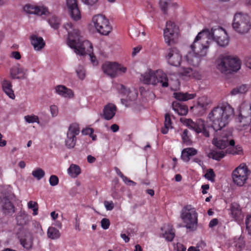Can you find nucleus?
<instances>
[{
  "instance_id": "obj_1",
  "label": "nucleus",
  "mask_w": 251,
  "mask_h": 251,
  "mask_svg": "<svg viewBox=\"0 0 251 251\" xmlns=\"http://www.w3.org/2000/svg\"><path fill=\"white\" fill-rule=\"evenodd\" d=\"M64 26L68 32L67 43L70 47L74 49V51L77 54L84 55L88 54L93 64L97 65L98 63L96 57L93 55L92 44L87 40L83 41L79 31L74 28L71 23H67Z\"/></svg>"
},
{
  "instance_id": "obj_2",
  "label": "nucleus",
  "mask_w": 251,
  "mask_h": 251,
  "mask_svg": "<svg viewBox=\"0 0 251 251\" xmlns=\"http://www.w3.org/2000/svg\"><path fill=\"white\" fill-rule=\"evenodd\" d=\"M234 114V108L227 102H224L214 107L209 113L208 118L212 122V127L217 131L226 126Z\"/></svg>"
},
{
  "instance_id": "obj_3",
  "label": "nucleus",
  "mask_w": 251,
  "mask_h": 251,
  "mask_svg": "<svg viewBox=\"0 0 251 251\" xmlns=\"http://www.w3.org/2000/svg\"><path fill=\"white\" fill-rule=\"evenodd\" d=\"M206 35L199 33L193 44L190 46L192 51L186 55L187 63L194 66H198L201 60L206 56L207 53L208 45L205 43Z\"/></svg>"
},
{
  "instance_id": "obj_4",
  "label": "nucleus",
  "mask_w": 251,
  "mask_h": 251,
  "mask_svg": "<svg viewBox=\"0 0 251 251\" xmlns=\"http://www.w3.org/2000/svg\"><path fill=\"white\" fill-rule=\"evenodd\" d=\"M140 79L145 84L161 86L162 87H167L169 85L166 74L160 70L155 72L149 70L141 75Z\"/></svg>"
},
{
  "instance_id": "obj_5",
  "label": "nucleus",
  "mask_w": 251,
  "mask_h": 251,
  "mask_svg": "<svg viewBox=\"0 0 251 251\" xmlns=\"http://www.w3.org/2000/svg\"><path fill=\"white\" fill-rule=\"evenodd\" d=\"M180 218L185 224V227L190 231L196 229L198 224V214L191 205L184 206L180 212Z\"/></svg>"
},
{
  "instance_id": "obj_6",
  "label": "nucleus",
  "mask_w": 251,
  "mask_h": 251,
  "mask_svg": "<svg viewBox=\"0 0 251 251\" xmlns=\"http://www.w3.org/2000/svg\"><path fill=\"white\" fill-rule=\"evenodd\" d=\"M232 25L234 30L239 34H246L251 29V18L247 14L237 12L234 15Z\"/></svg>"
},
{
  "instance_id": "obj_7",
  "label": "nucleus",
  "mask_w": 251,
  "mask_h": 251,
  "mask_svg": "<svg viewBox=\"0 0 251 251\" xmlns=\"http://www.w3.org/2000/svg\"><path fill=\"white\" fill-rule=\"evenodd\" d=\"M241 63L237 57L231 56L221 57L218 63V69L226 74L237 72L240 69Z\"/></svg>"
},
{
  "instance_id": "obj_8",
  "label": "nucleus",
  "mask_w": 251,
  "mask_h": 251,
  "mask_svg": "<svg viewBox=\"0 0 251 251\" xmlns=\"http://www.w3.org/2000/svg\"><path fill=\"white\" fill-rule=\"evenodd\" d=\"M93 22L97 31L100 34L107 35L112 29L108 19L102 14L94 16Z\"/></svg>"
},
{
  "instance_id": "obj_9",
  "label": "nucleus",
  "mask_w": 251,
  "mask_h": 251,
  "mask_svg": "<svg viewBox=\"0 0 251 251\" xmlns=\"http://www.w3.org/2000/svg\"><path fill=\"white\" fill-rule=\"evenodd\" d=\"M180 121L197 133L202 132L204 136L209 137V134L208 128H209V126L206 125L204 120L199 119L195 123L190 119L181 118Z\"/></svg>"
},
{
  "instance_id": "obj_10",
  "label": "nucleus",
  "mask_w": 251,
  "mask_h": 251,
  "mask_svg": "<svg viewBox=\"0 0 251 251\" xmlns=\"http://www.w3.org/2000/svg\"><path fill=\"white\" fill-rule=\"evenodd\" d=\"M101 68L103 73L111 78L122 75L126 71V67L115 62H106L102 65Z\"/></svg>"
},
{
  "instance_id": "obj_11",
  "label": "nucleus",
  "mask_w": 251,
  "mask_h": 251,
  "mask_svg": "<svg viewBox=\"0 0 251 251\" xmlns=\"http://www.w3.org/2000/svg\"><path fill=\"white\" fill-rule=\"evenodd\" d=\"M248 168L245 164H241L232 172V179L235 184L241 186L248 178Z\"/></svg>"
},
{
  "instance_id": "obj_12",
  "label": "nucleus",
  "mask_w": 251,
  "mask_h": 251,
  "mask_svg": "<svg viewBox=\"0 0 251 251\" xmlns=\"http://www.w3.org/2000/svg\"><path fill=\"white\" fill-rule=\"evenodd\" d=\"M13 194L5 193L0 197V209L5 214L14 212V206L11 202Z\"/></svg>"
},
{
  "instance_id": "obj_13",
  "label": "nucleus",
  "mask_w": 251,
  "mask_h": 251,
  "mask_svg": "<svg viewBox=\"0 0 251 251\" xmlns=\"http://www.w3.org/2000/svg\"><path fill=\"white\" fill-rule=\"evenodd\" d=\"M166 28L164 30V36L165 42L169 45L175 43L177 36V27L174 23L168 21L166 23Z\"/></svg>"
},
{
  "instance_id": "obj_14",
  "label": "nucleus",
  "mask_w": 251,
  "mask_h": 251,
  "mask_svg": "<svg viewBox=\"0 0 251 251\" xmlns=\"http://www.w3.org/2000/svg\"><path fill=\"white\" fill-rule=\"evenodd\" d=\"M226 31L221 27L218 26L215 28H212L210 31L208 29H204L199 33H202L203 34L206 35L205 38V42L207 43L208 48L209 47L210 40H212L215 42L220 38V37L222 35H224V34Z\"/></svg>"
},
{
  "instance_id": "obj_15",
  "label": "nucleus",
  "mask_w": 251,
  "mask_h": 251,
  "mask_svg": "<svg viewBox=\"0 0 251 251\" xmlns=\"http://www.w3.org/2000/svg\"><path fill=\"white\" fill-rule=\"evenodd\" d=\"M79 133L78 125L76 124L71 125L67 133V139L65 140L66 146L69 149L73 148L76 143V135Z\"/></svg>"
},
{
  "instance_id": "obj_16",
  "label": "nucleus",
  "mask_w": 251,
  "mask_h": 251,
  "mask_svg": "<svg viewBox=\"0 0 251 251\" xmlns=\"http://www.w3.org/2000/svg\"><path fill=\"white\" fill-rule=\"evenodd\" d=\"M27 71V69L21 67L19 64H17L10 69V77L12 79H25L26 78Z\"/></svg>"
},
{
  "instance_id": "obj_17",
  "label": "nucleus",
  "mask_w": 251,
  "mask_h": 251,
  "mask_svg": "<svg viewBox=\"0 0 251 251\" xmlns=\"http://www.w3.org/2000/svg\"><path fill=\"white\" fill-rule=\"evenodd\" d=\"M167 59L170 65L178 66L181 61V55L176 48H173L170 49Z\"/></svg>"
},
{
  "instance_id": "obj_18",
  "label": "nucleus",
  "mask_w": 251,
  "mask_h": 251,
  "mask_svg": "<svg viewBox=\"0 0 251 251\" xmlns=\"http://www.w3.org/2000/svg\"><path fill=\"white\" fill-rule=\"evenodd\" d=\"M67 5L71 18L75 21L79 20L81 15L78 8L77 0H67Z\"/></svg>"
},
{
  "instance_id": "obj_19",
  "label": "nucleus",
  "mask_w": 251,
  "mask_h": 251,
  "mask_svg": "<svg viewBox=\"0 0 251 251\" xmlns=\"http://www.w3.org/2000/svg\"><path fill=\"white\" fill-rule=\"evenodd\" d=\"M212 143L218 149L223 150L230 145L234 146L235 142L233 139H230L226 136H223L222 138H214L213 139Z\"/></svg>"
},
{
  "instance_id": "obj_20",
  "label": "nucleus",
  "mask_w": 251,
  "mask_h": 251,
  "mask_svg": "<svg viewBox=\"0 0 251 251\" xmlns=\"http://www.w3.org/2000/svg\"><path fill=\"white\" fill-rule=\"evenodd\" d=\"M20 244L26 250L30 249L33 245V236L28 231L23 232L19 237Z\"/></svg>"
},
{
  "instance_id": "obj_21",
  "label": "nucleus",
  "mask_w": 251,
  "mask_h": 251,
  "mask_svg": "<svg viewBox=\"0 0 251 251\" xmlns=\"http://www.w3.org/2000/svg\"><path fill=\"white\" fill-rule=\"evenodd\" d=\"M24 11L30 14H35L39 16L47 15L48 13L46 8L43 6H36L31 4H26L24 7Z\"/></svg>"
},
{
  "instance_id": "obj_22",
  "label": "nucleus",
  "mask_w": 251,
  "mask_h": 251,
  "mask_svg": "<svg viewBox=\"0 0 251 251\" xmlns=\"http://www.w3.org/2000/svg\"><path fill=\"white\" fill-rule=\"evenodd\" d=\"M117 111V108L115 105L109 103L104 106L103 109V113L100 114L102 118L106 120L112 119L115 116Z\"/></svg>"
},
{
  "instance_id": "obj_23",
  "label": "nucleus",
  "mask_w": 251,
  "mask_h": 251,
  "mask_svg": "<svg viewBox=\"0 0 251 251\" xmlns=\"http://www.w3.org/2000/svg\"><path fill=\"white\" fill-rule=\"evenodd\" d=\"M30 39L31 44L33 46L35 50L39 51L44 48L45 42L42 37L32 35L30 36Z\"/></svg>"
},
{
  "instance_id": "obj_24",
  "label": "nucleus",
  "mask_w": 251,
  "mask_h": 251,
  "mask_svg": "<svg viewBox=\"0 0 251 251\" xmlns=\"http://www.w3.org/2000/svg\"><path fill=\"white\" fill-rule=\"evenodd\" d=\"M2 88L5 94L11 99H14L15 96L12 89L11 82L6 79H4L2 82Z\"/></svg>"
},
{
  "instance_id": "obj_25",
  "label": "nucleus",
  "mask_w": 251,
  "mask_h": 251,
  "mask_svg": "<svg viewBox=\"0 0 251 251\" xmlns=\"http://www.w3.org/2000/svg\"><path fill=\"white\" fill-rule=\"evenodd\" d=\"M231 213L236 221H240L243 219V216L242 214L240 206L238 204L236 203L231 204Z\"/></svg>"
},
{
  "instance_id": "obj_26",
  "label": "nucleus",
  "mask_w": 251,
  "mask_h": 251,
  "mask_svg": "<svg viewBox=\"0 0 251 251\" xmlns=\"http://www.w3.org/2000/svg\"><path fill=\"white\" fill-rule=\"evenodd\" d=\"M29 216L24 211H20L18 213L16 217L17 225L24 226L26 225L29 221Z\"/></svg>"
},
{
  "instance_id": "obj_27",
  "label": "nucleus",
  "mask_w": 251,
  "mask_h": 251,
  "mask_svg": "<svg viewBox=\"0 0 251 251\" xmlns=\"http://www.w3.org/2000/svg\"><path fill=\"white\" fill-rule=\"evenodd\" d=\"M251 117V105H243L241 107L240 113L239 115V120L240 123L242 120L247 119Z\"/></svg>"
},
{
  "instance_id": "obj_28",
  "label": "nucleus",
  "mask_w": 251,
  "mask_h": 251,
  "mask_svg": "<svg viewBox=\"0 0 251 251\" xmlns=\"http://www.w3.org/2000/svg\"><path fill=\"white\" fill-rule=\"evenodd\" d=\"M172 106L173 109L179 115H185L188 113V107L179 102L174 101Z\"/></svg>"
},
{
  "instance_id": "obj_29",
  "label": "nucleus",
  "mask_w": 251,
  "mask_h": 251,
  "mask_svg": "<svg viewBox=\"0 0 251 251\" xmlns=\"http://www.w3.org/2000/svg\"><path fill=\"white\" fill-rule=\"evenodd\" d=\"M55 91L58 94L65 98H72L73 96L72 91L63 85L57 86L55 87Z\"/></svg>"
},
{
  "instance_id": "obj_30",
  "label": "nucleus",
  "mask_w": 251,
  "mask_h": 251,
  "mask_svg": "<svg viewBox=\"0 0 251 251\" xmlns=\"http://www.w3.org/2000/svg\"><path fill=\"white\" fill-rule=\"evenodd\" d=\"M197 153V151L195 149L188 148L182 150L181 157L183 161L188 162L190 157L196 155Z\"/></svg>"
},
{
  "instance_id": "obj_31",
  "label": "nucleus",
  "mask_w": 251,
  "mask_h": 251,
  "mask_svg": "<svg viewBox=\"0 0 251 251\" xmlns=\"http://www.w3.org/2000/svg\"><path fill=\"white\" fill-rule=\"evenodd\" d=\"M174 97L179 101H186L193 99L196 97L195 94H189L188 93L176 92L174 93Z\"/></svg>"
},
{
  "instance_id": "obj_32",
  "label": "nucleus",
  "mask_w": 251,
  "mask_h": 251,
  "mask_svg": "<svg viewBox=\"0 0 251 251\" xmlns=\"http://www.w3.org/2000/svg\"><path fill=\"white\" fill-rule=\"evenodd\" d=\"M249 89V85L242 84L233 88L230 92L231 95L235 96L238 94H244L246 93Z\"/></svg>"
},
{
  "instance_id": "obj_33",
  "label": "nucleus",
  "mask_w": 251,
  "mask_h": 251,
  "mask_svg": "<svg viewBox=\"0 0 251 251\" xmlns=\"http://www.w3.org/2000/svg\"><path fill=\"white\" fill-rule=\"evenodd\" d=\"M226 153V151H212L208 154L207 156L209 158H211L213 159L219 161L223 158Z\"/></svg>"
},
{
  "instance_id": "obj_34",
  "label": "nucleus",
  "mask_w": 251,
  "mask_h": 251,
  "mask_svg": "<svg viewBox=\"0 0 251 251\" xmlns=\"http://www.w3.org/2000/svg\"><path fill=\"white\" fill-rule=\"evenodd\" d=\"M69 174L73 177H76L81 173L80 167L76 165L72 164L68 169Z\"/></svg>"
},
{
  "instance_id": "obj_35",
  "label": "nucleus",
  "mask_w": 251,
  "mask_h": 251,
  "mask_svg": "<svg viewBox=\"0 0 251 251\" xmlns=\"http://www.w3.org/2000/svg\"><path fill=\"white\" fill-rule=\"evenodd\" d=\"M172 122L169 114L167 113L165 116L164 127L161 129V132L163 134H166L168 132L169 128H172L171 126Z\"/></svg>"
},
{
  "instance_id": "obj_36",
  "label": "nucleus",
  "mask_w": 251,
  "mask_h": 251,
  "mask_svg": "<svg viewBox=\"0 0 251 251\" xmlns=\"http://www.w3.org/2000/svg\"><path fill=\"white\" fill-rule=\"evenodd\" d=\"M48 237L51 239L58 238L60 236V233L58 229L54 227H50L47 232Z\"/></svg>"
},
{
  "instance_id": "obj_37",
  "label": "nucleus",
  "mask_w": 251,
  "mask_h": 251,
  "mask_svg": "<svg viewBox=\"0 0 251 251\" xmlns=\"http://www.w3.org/2000/svg\"><path fill=\"white\" fill-rule=\"evenodd\" d=\"M210 102V100L206 96H202L199 99L197 106L203 109H206Z\"/></svg>"
},
{
  "instance_id": "obj_38",
  "label": "nucleus",
  "mask_w": 251,
  "mask_h": 251,
  "mask_svg": "<svg viewBox=\"0 0 251 251\" xmlns=\"http://www.w3.org/2000/svg\"><path fill=\"white\" fill-rule=\"evenodd\" d=\"M224 35L216 41L219 46L222 47H226L229 43V39L226 32L225 33Z\"/></svg>"
},
{
  "instance_id": "obj_39",
  "label": "nucleus",
  "mask_w": 251,
  "mask_h": 251,
  "mask_svg": "<svg viewBox=\"0 0 251 251\" xmlns=\"http://www.w3.org/2000/svg\"><path fill=\"white\" fill-rule=\"evenodd\" d=\"M226 152L227 153L232 154H241L243 153V151L242 147L239 146H236L235 147L232 148H228L226 150Z\"/></svg>"
},
{
  "instance_id": "obj_40",
  "label": "nucleus",
  "mask_w": 251,
  "mask_h": 251,
  "mask_svg": "<svg viewBox=\"0 0 251 251\" xmlns=\"http://www.w3.org/2000/svg\"><path fill=\"white\" fill-rule=\"evenodd\" d=\"M171 2V0H160V7L161 10L164 12V13H167L168 10V7L170 4Z\"/></svg>"
},
{
  "instance_id": "obj_41",
  "label": "nucleus",
  "mask_w": 251,
  "mask_h": 251,
  "mask_svg": "<svg viewBox=\"0 0 251 251\" xmlns=\"http://www.w3.org/2000/svg\"><path fill=\"white\" fill-rule=\"evenodd\" d=\"M32 175L37 179L40 180L44 176L45 173L42 169L37 168L32 171Z\"/></svg>"
},
{
  "instance_id": "obj_42",
  "label": "nucleus",
  "mask_w": 251,
  "mask_h": 251,
  "mask_svg": "<svg viewBox=\"0 0 251 251\" xmlns=\"http://www.w3.org/2000/svg\"><path fill=\"white\" fill-rule=\"evenodd\" d=\"M179 73L182 76L190 77L193 75V71L191 68L183 67L181 68Z\"/></svg>"
},
{
  "instance_id": "obj_43",
  "label": "nucleus",
  "mask_w": 251,
  "mask_h": 251,
  "mask_svg": "<svg viewBox=\"0 0 251 251\" xmlns=\"http://www.w3.org/2000/svg\"><path fill=\"white\" fill-rule=\"evenodd\" d=\"M49 23L54 29H57L60 24L59 20L55 16H52L49 20Z\"/></svg>"
},
{
  "instance_id": "obj_44",
  "label": "nucleus",
  "mask_w": 251,
  "mask_h": 251,
  "mask_svg": "<svg viewBox=\"0 0 251 251\" xmlns=\"http://www.w3.org/2000/svg\"><path fill=\"white\" fill-rule=\"evenodd\" d=\"M204 176L208 180L213 182L215 181V177L216 175L212 169H209L208 170Z\"/></svg>"
},
{
  "instance_id": "obj_45",
  "label": "nucleus",
  "mask_w": 251,
  "mask_h": 251,
  "mask_svg": "<svg viewBox=\"0 0 251 251\" xmlns=\"http://www.w3.org/2000/svg\"><path fill=\"white\" fill-rule=\"evenodd\" d=\"M163 237L168 241H171L173 240L175 237V233L172 229H168V231H165L163 234Z\"/></svg>"
},
{
  "instance_id": "obj_46",
  "label": "nucleus",
  "mask_w": 251,
  "mask_h": 251,
  "mask_svg": "<svg viewBox=\"0 0 251 251\" xmlns=\"http://www.w3.org/2000/svg\"><path fill=\"white\" fill-rule=\"evenodd\" d=\"M25 119L28 123H39L38 116L35 115H27L25 117Z\"/></svg>"
},
{
  "instance_id": "obj_47",
  "label": "nucleus",
  "mask_w": 251,
  "mask_h": 251,
  "mask_svg": "<svg viewBox=\"0 0 251 251\" xmlns=\"http://www.w3.org/2000/svg\"><path fill=\"white\" fill-rule=\"evenodd\" d=\"M76 73L80 79L83 80L85 78V71L82 66H79L76 70Z\"/></svg>"
},
{
  "instance_id": "obj_48",
  "label": "nucleus",
  "mask_w": 251,
  "mask_h": 251,
  "mask_svg": "<svg viewBox=\"0 0 251 251\" xmlns=\"http://www.w3.org/2000/svg\"><path fill=\"white\" fill-rule=\"evenodd\" d=\"M49 182L51 186H56L59 183L58 177L55 175H51L50 177Z\"/></svg>"
},
{
  "instance_id": "obj_49",
  "label": "nucleus",
  "mask_w": 251,
  "mask_h": 251,
  "mask_svg": "<svg viewBox=\"0 0 251 251\" xmlns=\"http://www.w3.org/2000/svg\"><path fill=\"white\" fill-rule=\"evenodd\" d=\"M110 221L107 218H103L101 221V226L104 229H107L109 228L110 226Z\"/></svg>"
},
{
  "instance_id": "obj_50",
  "label": "nucleus",
  "mask_w": 251,
  "mask_h": 251,
  "mask_svg": "<svg viewBox=\"0 0 251 251\" xmlns=\"http://www.w3.org/2000/svg\"><path fill=\"white\" fill-rule=\"evenodd\" d=\"M188 130L187 129H185L183 131V134L182 135V138L183 141L184 143H186V144H188L190 141V139L188 136Z\"/></svg>"
},
{
  "instance_id": "obj_51",
  "label": "nucleus",
  "mask_w": 251,
  "mask_h": 251,
  "mask_svg": "<svg viewBox=\"0 0 251 251\" xmlns=\"http://www.w3.org/2000/svg\"><path fill=\"white\" fill-rule=\"evenodd\" d=\"M246 225L249 233L251 235V216L247 218L246 220Z\"/></svg>"
},
{
  "instance_id": "obj_52",
  "label": "nucleus",
  "mask_w": 251,
  "mask_h": 251,
  "mask_svg": "<svg viewBox=\"0 0 251 251\" xmlns=\"http://www.w3.org/2000/svg\"><path fill=\"white\" fill-rule=\"evenodd\" d=\"M85 4L88 6H94L96 4L99 0H81Z\"/></svg>"
},
{
  "instance_id": "obj_53",
  "label": "nucleus",
  "mask_w": 251,
  "mask_h": 251,
  "mask_svg": "<svg viewBox=\"0 0 251 251\" xmlns=\"http://www.w3.org/2000/svg\"><path fill=\"white\" fill-rule=\"evenodd\" d=\"M104 204L107 210H111L114 208V204L112 201H104Z\"/></svg>"
},
{
  "instance_id": "obj_54",
  "label": "nucleus",
  "mask_w": 251,
  "mask_h": 251,
  "mask_svg": "<svg viewBox=\"0 0 251 251\" xmlns=\"http://www.w3.org/2000/svg\"><path fill=\"white\" fill-rule=\"evenodd\" d=\"M50 110L52 116H55L57 115L58 110L57 107L55 105L50 106Z\"/></svg>"
},
{
  "instance_id": "obj_55",
  "label": "nucleus",
  "mask_w": 251,
  "mask_h": 251,
  "mask_svg": "<svg viewBox=\"0 0 251 251\" xmlns=\"http://www.w3.org/2000/svg\"><path fill=\"white\" fill-rule=\"evenodd\" d=\"M28 208L29 209L34 208L35 207H37L38 203L36 202H34L33 201H29L27 203Z\"/></svg>"
},
{
  "instance_id": "obj_56",
  "label": "nucleus",
  "mask_w": 251,
  "mask_h": 251,
  "mask_svg": "<svg viewBox=\"0 0 251 251\" xmlns=\"http://www.w3.org/2000/svg\"><path fill=\"white\" fill-rule=\"evenodd\" d=\"M244 61L246 66L251 69V56L246 57Z\"/></svg>"
},
{
  "instance_id": "obj_57",
  "label": "nucleus",
  "mask_w": 251,
  "mask_h": 251,
  "mask_svg": "<svg viewBox=\"0 0 251 251\" xmlns=\"http://www.w3.org/2000/svg\"><path fill=\"white\" fill-rule=\"evenodd\" d=\"M93 132H94V131H93V129L90 128H87L85 129H83L82 131V133L83 134L90 135L92 134Z\"/></svg>"
},
{
  "instance_id": "obj_58",
  "label": "nucleus",
  "mask_w": 251,
  "mask_h": 251,
  "mask_svg": "<svg viewBox=\"0 0 251 251\" xmlns=\"http://www.w3.org/2000/svg\"><path fill=\"white\" fill-rule=\"evenodd\" d=\"M115 170L116 171L118 175L121 177L123 179V180L125 182H126V180L127 179V178L123 175V174L121 173L120 170L117 167H115Z\"/></svg>"
},
{
  "instance_id": "obj_59",
  "label": "nucleus",
  "mask_w": 251,
  "mask_h": 251,
  "mask_svg": "<svg viewBox=\"0 0 251 251\" xmlns=\"http://www.w3.org/2000/svg\"><path fill=\"white\" fill-rule=\"evenodd\" d=\"M218 224V220L217 219H212L209 224V226L210 227H213Z\"/></svg>"
},
{
  "instance_id": "obj_60",
  "label": "nucleus",
  "mask_w": 251,
  "mask_h": 251,
  "mask_svg": "<svg viewBox=\"0 0 251 251\" xmlns=\"http://www.w3.org/2000/svg\"><path fill=\"white\" fill-rule=\"evenodd\" d=\"M12 56L16 59H20L21 57L20 53L18 51H13L11 53Z\"/></svg>"
},
{
  "instance_id": "obj_61",
  "label": "nucleus",
  "mask_w": 251,
  "mask_h": 251,
  "mask_svg": "<svg viewBox=\"0 0 251 251\" xmlns=\"http://www.w3.org/2000/svg\"><path fill=\"white\" fill-rule=\"evenodd\" d=\"M201 188L202 189V193L203 194H205L207 193L206 190H208L209 188V186L208 184H204L201 186Z\"/></svg>"
},
{
  "instance_id": "obj_62",
  "label": "nucleus",
  "mask_w": 251,
  "mask_h": 251,
  "mask_svg": "<svg viewBox=\"0 0 251 251\" xmlns=\"http://www.w3.org/2000/svg\"><path fill=\"white\" fill-rule=\"evenodd\" d=\"M87 161L90 163H93L96 161V158L94 156L89 155L87 156Z\"/></svg>"
},
{
  "instance_id": "obj_63",
  "label": "nucleus",
  "mask_w": 251,
  "mask_h": 251,
  "mask_svg": "<svg viewBox=\"0 0 251 251\" xmlns=\"http://www.w3.org/2000/svg\"><path fill=\"white\" fill-rule=\"evenodd\" d=\"M121 237L123 238L126 243H127L129 241V238L126 235L125 233H122L121 234Z\"/></svg>"
},
{
  "instance_id": "obj_64",
  "label": "nucleus",
  "mask_w": 251,
  "mask_h": 251,
  "mask_svg": "<svg viewBox=\"0 0 251 251\" xmlns=\"http://www.w3.org/2000/svg\"><path fill=\"white\" fill-rule=\"evenodd\" d=\"M110 128L114 132H117L119 129V126L116 124H113L111 125Z\"/></svg>"
}]
</instances>
